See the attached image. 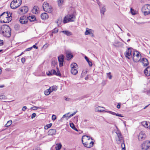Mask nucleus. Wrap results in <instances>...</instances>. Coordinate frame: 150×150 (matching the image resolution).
<instances>
[{
  "label": "nucleus",
  "mask_w": 150,
  "mask_h": 150,
  "mask_svg": "<svg viewBox=\"0 0 150 150\" xmlns=\"http://www.w3.org/2000/svg\"><path fill=\"white\" fill-rule=\"evenodd\" d=\"M82 142L84 146L90 148L93 146L94 144L92 137L86 135L83 136L82 138Z\"/></svg>",
  "instance_id": "1"
},
{
  "label": "nucleus",
  "mask_w": 150,
  "mask_h": 150,
  "mask_svg": "<svg viewBox=\"0 0 150 150\" xmlns=\"http://www.w3.org/2000/svg\"><path fill=\"white\" fill-rule=\"evenodd\" d=\"M0 34L3 36L9 38L11 34V30L9 26L6 25L0 27Z\"/></svg>",
  "instance_id": "2"
},
{
  "label": "nucleus",
  "mask_w": 150,
  "mask_h": 150,
  "mask_svg": "<svg viewBox=\"0 0 150 150\" xmlns=\"http://www.w3.org/2000/svg\"><path fill=\"white\" fill-rule=\"evenodd\" d=\"M12 13L8 14V12H4L0 16V21L1 23H8L11 21Z\"/></svg>",
  "instance_id": "3"
},
{
  "label": "nucleus",
  "mask_w": 150,
  "mask_h": 150,
  "mask_svg": "<svg viewBox=\"0 0 150 150\" xmlns=\"http://www.w3.org/2000/svg\"><path fill=\"white\" fill-rule=\"evenodd\" d=\"M42 7L43 10L47 12L51 13L52 11V7L47 2H44Z\"/></svg>",
  "instance_id": "4"
},
{
  "label": "nucleus",
  "mask_w": 150,
  "mask_h": 150,
  "mask_svg": "<svg viewBox=\"0 0 150 150\" xmlns=\"http://www.w3.org/2000/svg\"><path fill=\"white\" fill-rule=\"evenodd\" d=\"M142 11L144 16L150 14V5L146 4L142 8Z\"/></svg>",
  "instance_id": "5"
},
{
  "label": "nucleus",
  "mask_w": 150,
  "mask_h": 150,
  "mask_svg": "<svg viewBox=\"0 0 150 150\" xmlns=\"http://www.w3.org/2000/svg\"><path fill=\"white\" fill-rule=\"evenodd\" d=\"M21 0H13L10 4L11 7L12 9H16L21 5Z\"/></svg>",
  "instance_id": "6"
},
{
  "label": "nucleus",
  "mask_w": 150,
  "mask_h": 150,
  "mask_svg": "<svg viewBox=\"0 0 150 150\" xmlns=\"http://www.w3.org/2000/svg\"><path fill=\"white\" fill-rule=\"evenodd\" d=\"M141 55L137 51H134L133 53L132 58L134 61L137 62L140 61Z\"/></svg>",
  "instance_id": "7"
},
{
  "label": "nucleus",
  "mask_w": 150,
  "mask_h": 150,
  "mask_svg": "<svg viewBox=\"0 0 150 150\" xmlns=\"http://www.w3.org/2000/svg\"><path fill=\"white\" fill-rule=\"evenodd\" d=\"M75 19V16L74 15H68L64 17L63 22L65 23L69 21H73Z\"/></svg>",
  "instance_id": "8"
},
{
  "label": "nucleus",
  "mask_w": 150,
  "mask_h": 150,
  "mask_svg": "<svg viewBox=\"0 0 150 150\" xmlns=\"http://www.w3.org/2000/svg\"><path fill=\"white\" fill-rule=\"evenodd\" d=\"M141 147L142 150H147L150 149V141L149 140L144 141L141 144Z\"/></svg>",
  "instance_id": "9"
},
{
  "label": "nucleus",
  "mask_w": 150,
  "mask_h": 150,
  "mask_svg": "<svg viewBox=\"0 0 150 150\" xmlns=\"http://www.w3.org/2000/svg\"><path fill=\"white\" fill-rule=\"evenodd\" d=\"M116 133L117 136V137L116 139V142L117 144H119L123 141V137L120 132L119 131L117 132Z\"/></svg>",
  "instance_id": "10"
},
{
  "label": "nucleus",
  "mask_w": 150,
  "mask_h": 150,
  "mask_svg": "<svg viewBox=\"0 0 150 150\" xmlns=\"http://www.w3.org/2000/svg\"><path fill=\"white\" fill-rule=\"evenodd\" d=\"M138 137L139 141H142L145 139L146 135L144 131H141L139 133Z\"/></svg>",
  "instance_id": "11"
},
{
  "label": "nucleus",
  "mask_w": 150,
  "mask_h": 150,
  "mask_svg": "<svg viewBox=\"0 0 150 150\" xmlns=\"http://www.w3.org/2000/svg\"><path fill=\"white\" fill-rule=\"evenodd\" d=\"M28 11V8L26 6H25L20 8L19 10V13L21 14L26 13Z\"/></svg>",
  "instance_id": "12"
},
{
  "label": "nucleus",
  "mask_w": 150,
  "mask_h": 150,
  "mask_svg": "<svg viewBox=\"0 0 150 150\" xmlns=\"http://www.w3.org/2000/svg\"><path fill=\"white\" fill-rule=\"evenodd\" d=\"M131 53L132 49L128 48L125 52V57L128 59H131L132 57Z\"/></svg>",
  "instance_id": "13"
},
{
  "label": "nucleus",
  "mask_w": 150,
  "mask_h": 150,
  "mask_svg": "<svg viewBox=\"0 0 150 150\" xmlns=\"http://www.w3.org/2000/svg\"><path fill=\"white\" fill-rule=\"evenodd\" d=\"M64 58V56L62 54L58 57V59L60 67H62L63 65Z\"/></svg>",
  "instance_id": "14"
},
{
  "label": "nucleus",
  "mask_w": 150,
  "mask_h": 150,
  "mask_svg": "<svg viewBox=\"0 0 150 150\" xmlns=\"http://www.w3.org/2000/svg\"><path fill=\"white\" fill-rule=\"evenodd\" d=\"M124 45L122 43L115 40L113 44V45L116 48H119L122 47Z\"/></svg>",
  "instance_id": "15"
},
{
  "label": "nucleus",
  "mask_w": 150,
  "mask_h": 150,
  "mask_svg": "<svg viewBox=\"0 0 150 150\" xmlns=\"http://www.w3.org/2000/svg\"><path fill=\"white\" fill-rule=\"evenodd\" d=\"M19 21L22 24H25L28 22V19L25 16H23L20 18Z\"/></svg>",
  "instance_id": "16"
},
{
  "label": "nucleus",
  "mask_w": 150,
  "mask_h": 150,
  "mask_svg": "<svg viewBox=\"0 0 150 150\" xmlns=\"http://www.w3.org/2000/svg\"><path fill=\"white\" fill-rule=\"evenodd\" d=\"M93 33L94 31L93 30L88 28H86V31L85 32V35H90L92 37H93Z\"/></svg>",
  "instance_id": "17"
},
{
  "label": "nucleus",
  "mask_w": 150,
  "mask_h": 150,
  "mask_svg": "<svg viewBox=\"0 0 150 150\" xmlns=\"http://www.w3.org/2000/svg\"><path fill=\"white\" fill-rule=\"evenodd\" d=\"M144 66H146L149 64V62L147 59L145 58H142L140 61Z\"/></svg>",
  "instance_id": "18"
},
{
  "label": "nucleus",
  "mask_w": 150,
  "mask_h": 150,
  "mask_svg": "<svg viewBox=\"0 0 150 150\" xmlns=\"http://www.w3.org/2000/svg\"><path fill=\"white\" fill-rule=\"evenodd\" d=\"M144 74L145 75L147 76H150V67H147L144 70Z\"/></svg>",
  "instance_id": "19"
},
{
  "label": "nucleus",
  "mask_w": 150,
  "mask_h": 150,
  "mask_svg": "<svg viewBox=\"0 0 150 150\" xmlns=\"http://www.w3.org/2000/svg\"><path fill=\"white\" fill-rule=\"evenodd\" d=\"M56 131L55 129H50L48 132V135H53L56 134Z\"/></svg>",
  "instance_id": "20"
},
{
  "label": "nucleus",
  "mask_w": 150,
  "mask_h": 150,
  "mask_svg": "<svg viewBox=\"0 0 150 150\" xmlns=\"http://www.w3.org/2000/svg\"><path fill=\"white\" fill-rule=\"evenodd\" d=\"M142 125L145 128L149 129L150 128V123L146 121H143L142 122Z\"/></svg>",
  "instance_id": "21"
},
{
  "label": "nucleus",
  "mask_w": 150,
  "mask_h": 150,
  "mask_svg": "<svg viewBox=\"0 0 150 150\" xmlns=\"http://www.w3.org/2000/svg\"><path fill=\"white\" fill-rule=\"evenodd\" d=\"M48 14L46 13H44L41 14V17L43 20H45L48 18Z\"/></svg>",
  "instance_id": "22"
},
{
  "label": "nucleus",
  "mask_w": 150,
  "mask_h": 150,
  "mask_svg": "<svg viewBox=\"0 0 150 150\" xmlns=\"http://www.w3.org/2000/svg\"><path fill=\"white\" fill-rule=\"evenodd\" d=\"M105 108L103 107L98 106L95 108V111L96 112H103L105 111Z\"/></svg>",
  "instance_id": "23"
},
{
  "label": "nucleus",
  "mask_w": 150,
  "mask_h": 150,
  "mask_svg": "<svg viewBox=\"0 0 150 150\" xmlns=\"http://www.w3.org/2000/svg\"><path fill=\"white\" fill-rule=\"evenodd\" d=\"M39 8L38 7L35 6L32 10V13L35 14H37L38 13Z\"/></svg>",
  "instance_id": "24"
},
{
  "label": "nucleus",
  "mask_w": 150,
  "mask_h": 150,
  "mask_svg": "<svg viewBox=\"0 0 150 150\" xmlns=\"http://www.w3.org/2000/svg\"><path fill=\"white\" fill-rule=\"evenodd\" d=\"M57 69L58 70L57 72V73L56 71L54 70H52L50 71L51 73L52 74H54L58 76H59L60 75V73L59 71L58 70V69L57 68Z\"/></svg>",
  "instance_id": "25"
},
{
  "label": "nucleus",
  "mask_w": 150,
  "mask_h": 150,
  "mask_svg": "<svg viewBox=\"0 0 150 150\" xmlns=\"http://www.w3.org/2000/svg\"><path fill=\"white\" fill-rule=\"evenodd\" d=\"M61 32L68 36H69L72 35V33L69 31L64 30L62 31Z\"/></svg>",
  "instance_id": "26"
},
{
  "label": "nucleus",
  "mask_w": 150,
  "mask_h": 150,
  "mask_svg": "<svg viewBox=\"0 0 150 150\" xmlns=\"http://www.w3.org/2000/svg\"><path fill=\"white\" fill-rule=\"evenodd\" d=\"M73 57V55L70 52H67V60H69Z\"/></svg>",
  "instance_id": "27"
},
{
  "label": "nucleus",
  "mask_w": 150,
  "mask_h": 150,
  "mask_svg": "<svg viewBox=\"0 0 150 150\" xmlns=\"http://www.w3.org/2000/svg\"><path fill=\"white\" fill-rule=\"evenodd\" d=\"M49 88L51 91V92H52L53 91H56L57 90L58 88L56 86H53L50 87Z\"/></svg>",
  "instance_id": "28"
},
{
  "label": "nucleus",
  "mask_w": 150,
  "mask_h": 150,
  "mask_svg": "<svg viewBox=\"0 0 150 150\" xmlns=\"http://www.w3.org/2000/svg\"><path fill=\"white\" fill-rule=\"evenodd\" d=\"M77 68H74L71 69V72L72 74L75 75L77 74L78 71L77 70Z\"/></svg>",
  "instance_id": "29"
},
{
  "label": "nucleus",
  "mask_w": 150,
  "mask_h": 150,
  "mask_svg": "<svg viewBox=\"0 0 150 150\" xmlns=\"http://www.w3.org/2000/svg\"><path fill=\"white\" fill-rule=\"evenodd\" d=\"M106 11V8L105 6H103L100 9V13L101 15L102 14L103 15H104V13Z\"/></svg>",
  "instance_id": "30"
},
{
  "label": "nucleus",
  "mask_w": 150,
  "mask_h": 150,
  "mask_svg": "<svg viewBox=\"0 0 150 150\" xmlns=\"http://www.w3.org/2000/svg\"><path fill=\"white\" fill-rule=\"evenodd\" d=\"M28 20L29 19L30 21H33L36 20V18L34 16H31L27 17Z\"/></svg>",
  "instance_id": "31"
},
{
  "label": "nucleus",
  "mask_w": 150,
  "mask_h": 150,
  "mask_svg": "<svg viewBox=\"0 0 150 150\" xmlns=\"http://www.w3.org/2000/svg\"><path fill=\"white\" fill-rule=\"evenodd\" d=\"M62 147V145L60 143L56 144L55 147L56 150H59Z\"/></svg>",
  "instance_id": "32"
},
{
  "label": "nucleus",
  "mask_w": 150,
  "mask_h": 150,
  "mask_svg": "<svg viewBox=\"0 0 150 150\" xmlns=\"http://www.w3.org/2000/svg\"><path fill=\"white\" fill-rule=\"evenodd\" d=\"M51 93V91L50 89L46 90L44 91V93L45 95L48 96Z\"/></svg>",
  "instance_id": "33"
},
{
  "label": "nucleus",
  "mask_w": 150,
  "mask_h": 150,
  "mask_svg": "<svg viewBox=\"0 0 150 150\" xmlns=\"http://www.w3.org/2000/svg\"><path fill=\"white\" fill-rule=\"evenodd\" d=\"M71 69H72L73 68V69L77 68V67H78L76 63H73L71 64Z\"/></svg>",
  "instance_id": "34"
},
{
  "label": "nucleus",
  "mask_w": 150,
  "mask_h": 150,
  "mask_svg": "<svg viewBox=\"0 0 150 150\" xmlns=\"http://www.w3.org/2000/svg\"><path fill=\"white\" fill-rule=\"evenodd\" d=\"M85 59L86 60L87 62H88L89 66L90 67H91L92 66V62H91L90 61H89V60L88 59V57H87L86 56H85Z\"/></svg>",
  "instance_id": "35"
},
{
  "label": "nucleus",
  "mask_w": 150,
  "mask_h": 150,
  "mask_svg": "<svg viewBox=\"0 0 150 150\" xmlns=\"http://www.w3.org/2000/svg\"><path fill=\"white\" fill-rule=\"evenodd\" d=\"M12 121L11 120L8 121L7 123L5 125V127H8L9 126L12 124Z\"/></svg>",
  "instance_id": "36"
},
{
  "label": "nucleus",
  "mask_w": 150,
  "mask_h": 150,
  "mask_svg": "<svg viewBox=\"0 0 150 150\" xmlns=\"http://www.w3.org/2000/svg\"><path fill=\"white\" fill-rule=\"evenodd\" d=\"M64 0H57L58 5L59 7L61 6L64 3Z\"/></svg>",
  "instance_id": "37"
},
{
  "label": "nucleus",
  "mask_w": 150,
  "mask_h": 150,
  "mask_svg": "<svg viewBox=\"0 0 150 150\" xmlns=\"http://www.w3.org/2000/svg\"><path fill=\"white\" fill-rule=\"evenodd\" d=\"M57 64V60H52V64L54 66H55Z\"/></svg>",
  "instance_id": "38"
},
{
  "label": "nucleus",
  "mask_w": 150,
  "mask_h": 150,
  "mask_svg": "<svg viewBox=\"0 0 150 150\" xmlns=\"http://www.w3.org/2000/svg\"><path fill=\"white\" fill-rule=\"evenodd\" d=\"M107 78H108L110 79H111L112 77V76L111 75L110 72L107 74Z\"/></svg>",
  "instance_id": "39"
},
{
  "label": "nucleus",
  "mask_w": 150,
  "mask_h": 150,
  "mask_svg": "<svg viewBox=\"0 0 150 150\" xmlns=\"http://www.w3.org/2000/svg\"><path fill=\"white\" fill-rule=\"evenodd\" d=\"M52 124L50 123L47 125L45 126V129H47L48 128H50L52 126Z\"/></svg>",
  "instance_id": "40"
},
{
  "label": "nucleus",
  "mask_w": 150,
  "mask_h": 150,
  "mask_svg": "<svg viewBox=\"0 0 150 150\" xmlns=\"http://www.w3.org/2000/svg\"><path fill=\"white\" fill-rule=\"evenodd\" d=\"M58 28H55L52 30V33H57L58 32Z\"/></svg>",
  "instance_id": "41"
},
{
  "label": "nucleus",
  "mask_w": 150,
  "mask_h": 150,
  "mask_svg": "<svg viewBox=\"0 0 150 150\" xmlns=\"http://www.w3.org/2000/svg\"><path fill=\"white\" fill-rule=\"evenodd\" d=\"M6 98V97L5 96H0V100L5 99Z\"/></svg>",
  "instance_id": "42"
},
{
  "label": "nucleus",
  "mask_w": 150,
  "mask_h": 150,
  "mask_svg": "<svg viewBox=\"0 0 150 150\" xmlns=\"http://www.w3.org/2000/svg\"><path fill=\"white\" fill-rule=\"evenodd\" d=\"M69 112H68V113L64 114V115H63L62 118H64L66 117H68L69 116H68V115L69 114Z\"/></svg>",
  "instance_id": "43"
},
{
  "label": "nucleus",
  "mask_w": 150,
  "mask_h": 150,
  "mask_svg": "<svg viewBox=\"0 0 150 150\" xmlns=\"http://www.w3.org/2000/svg\"><path fill=\"white\" fill-rule=\"evenodd\" d=\"M70 127L73 129L74 128H75V126L73 123H70Z\"/></svg>",
  "instance_id": "44"
},
{
  "label": "nucleus",
  "mask_w": 150,
  "mask_h": 150,
  "mask_svg": "<svg viewBox=\"0 0 150 150\" xmlns=\"http://www.w3.org/2000/svg\"><path fill=\"white\" fill-rule=\"evenodd\" d=\"M130 11L132 15H135V11H134L133 9H132V8H131Z\"/></svg>",
  "instance_id": "45"
},
{
  "label": "nucleus",
  "mask_w": 150,
  "mask_h": 150,
  "mask_svg": "<svg viewBox=\"0 0 150 150\" xmlns=\"http://www.w3.org/2000/svg\"><path fill=\"white\" fill-rule=\"evenodd\" d=\"M114 114H112L113 115H116L117 116L120 117H123V116L121 114L116 113L115 112H114Z\"/></svg>",
  "instance_id": "46"
},
{
  "label": "nucleus",
  "mask_w": 150,
  "mask_h": 150,
  "mask_svg": "<svg viewBox=\"0 0 150 150\" xmlns=\"http://www.w3.org/2000/svg\"><path fill=\"white\" fill-rule=\"evenodd\" d=\"M77 112V111L74 112L72 114H71L68 117V118H70L71 117H72L73 116H74V115L76 114V113Z\"/></svg>",
  "instance_id": "47"
},
{
  "label": "nucleus",
  "mask_w": 150,
  "mask_h": 150,
  "mask_svg": "<svg viewBox=\"0 0 150 150\" xmlns=\"http://www.w3.org/2000/svg\"><path fill=\"white\" fill-rule=\"evenodd\" d=\"M105 112L109 113L112 115L114 114V112H112L111 111H109L108 110L104 111Z\"/></svg>",
  "instance_id": "48"
},
{
  "label": "nucleus",
  "mask_w": 150,
  "mask_h": 150,
  "mask_svg": "<svg viewBox=\"0 0 150 150\" xmlns=\"http://www.w3.org/2000/svg\"><path fill=\"white\" fill-rule=\"evenodd\" d=\"M52 120L54 121L56 119V116L55 115H53L52 117Z\"/></svg>",
  "instance_id": "49"
},
{
  "label": "nucleus",
  "mask_w": 150,
  "mask_h": 150,
  "mask_svg": "<svg viewBox=\"0 0 150 150\" xmlns=\"http://www.w3.org/2000/svg\"><path fill=\"white\" fill-rule=\"evenodd\" d=\"M121 147L122 149H125V145L124 142L122 143L121 144Z\"/></svg>",
  "instance_id": "50"
},
{
  "label": "nucleus",
  "mask_w": 150,
  "mask_h": 150,
  "mask_svg": "<svg viewBox=\"0 0 150 150\" xmlns=\"http://www.w3.org/2000/svg\"><path fill=\"white\" fill-rule=\"evenodd\" d=\"M36 115V114L35 113H33L32 114V116H31V118L32 119H33V118H34L35 117Z\"/></svg>",
  "instance_id": "51"
},
{
  "label": "nucleus",
  "mask_w": 150,
  "mask_h": 150,
  "mask_svg": "<svg viewBox=\"0 0 150 150\" xmlns=\"http://www.w3.org/2000/svg\"><path fill=\"white\" fill-rule=\"evenodd\" d=\"M4 42L3 40H0V46H2L3 45Z\"/></svg>",
  "instance_id": "52"
},
{
  "label": "nucleus",
  "mask_w": 150,
  "mask_h": 150,
  "mask_svg": "<svg viewBox=\"0 0 150 150\" xmlns=\"http://www.w3.org/2000/svg\"><path fill=\"white\" fill-rule=\"evenodd\" d=\"M32 48H33V47H30L26 49L25 50V51H30V50L32 49Z\"/></svg>",
  "instance_id": "53"
},
{
  "label": "nucleus",
  "mask_w": 150,
  "mask_h": 150,
  "mask_svg": "<svg viewBox=\"0 0 150 150\" xmlns=\"http://www.w3.org/2000/svg\"><path fill=\"white\" fill-rule=\"evenodd\" d=\"M21 62L23 63H24L25 62V59L23 57L21 58Z\"/></svg>",
  "instance_id": "54"
},
{
  "label": "nucleus",
  "mask_w": 150,
  "mask_h": 150,
  "mask_svg": "<svg viewBox=\"0 0 150 150\" xmlns=\"http://www.w3.org/2000/svg\"><path fill=\"white\" fill-rule=\"evenodd\" d=\"M49 46V45L48 44H45L43 46V47L45 48H47Z\"/></svg>",
  "instance_id": "55"
},
{
  "label": "nucleus",
  "mask_w": 150,
  "mask_h": 150,
  "mask_svg": "<svg viewBox=\"0 0 150 150\" xmlns=\"http://www.w3.org/2000/svg\"><path fill=\"white\" fill-rule=\"evenodd\" d=\"M27 109V107L26 106H24L22 108V110L23 111H25Z\"/></svg>",
  "instance_id": "56"
},
{
  "label": "nucleus",
  "mask_w": 150,
  "mask_h": 150,
  "mask_svg": "<svg viewBox=\"0 0 150 150\" xmlns=\"http://www.w3.org/2000/svg\"><path fill=\"white\" fill-rule=\"evenodd\" d=\"M120 103H118V104L117 106V108L118 109H120Z\"/></svg>",
  "instance_id": "57"
},
{
  "label": "nucleus",
  "mask_w": 150,
  "mask_h": 150,
  "mask_svg": "<svg viewBox=\"0 0 150 150\" xmlns=\"http://www.w3.org/2000/svg\"><path fill=\"white\" fill-rule=\"evenodd\" d=\"M147 94L149 96H150V90H147L146 91Z\"/></svg>",
  "instance_id": "58"
},
{
  "label": "nucleus",
  "mask_w": 150,
  "mask_h": 150,
  "mask_svg": "<svg viewBox=\"0 0 150 150\" xmlns=\"http://www.w3.org/2000/svg\"><path fill=\"white\" fill-rule=\"evenodd\" d=\"M47 74L48 76H50L52 75L50 71H49L47 73Z\"/></svg>",
  "instance_id": "59"
},
{
  "label": "nucleus",
  "mask_w": 150,
  "mask_h": 150,
  "mask_svg": "<svg viewBox=\"0 0 150 150\" xmlns=\"http://www.w3.org/2000/svg\"><path fill=\"white\" fill-rule=\"evenodd\" d=\"M65 100L67 101H69L70 100V98H69L65 97Z\"/></svg>",
  "instance_id": "60"
},
{
  "label": "nucleus",
  "mask_w": 150,
  "mask_h": 150,
  "mask_svg": "<svg viewBox=\"0 0 150 150\" xmlns=\"http://www.w3.org/2000/svg\"><path fill=\"white\" fill-rule=\"evenodd\" d=\"M32 47H33H33L36 49H37L38 48V47H36L35 45H33Z\"/></svg>",
  "instance_id": "61"
},
{
  "label": "nucleus",
  "mask_w": 150,
  "mask_h": 150,
  "mask_svg": "<svg viewBox=\"0 0 150 150\" xmlns=\"http://www.w3.org/2000/svg\"><path fill=\"white\" fill-rule=\"evenodd\" d=\"M4 87V85H3L0 86V88H2Z\"/></svg>",
  "instance_id": "62"
},
{
  "label": "nucleus",
  "mask_w": 150,
  "mask_h": 150,
  "mask_svg": "<svg viewBox=\"0 0 150 150\" xmlns=\"http://www.w3.org/2000/svg\"><path fill=\"white\" fill-rule=\"evenodd\" d=\"M73 129L74 130H76V131H78L77 129L75 127V128H74Z\"/></svg>",
  "instance_id": "63"
},
{
  "label": "nucleus",
  "mask_w": 150,
  "mask_h": 150,
  "mask_svg": "<svg viewBox=\"0 0 150 150\" xmlns=\"http://www.w3.org/2000/svg\"><path fill=\"white\" fill-rule=\"evenodd\" d=\"M74 118L76 119V121H77V120H78V117H74Z\"/></svg>",
  "instance_id": "64"
}]
</instances>
